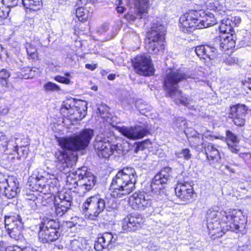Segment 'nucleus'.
I'll return each instance as SVG.
<instances>
[{"instance_id": "obj_1", "label": "nucleus", "mask_w": 251, "mask_h": 251, "mask_svg": "<svg viewBox=\"0 0 251 251\" xmlns=\"http://www.w3.org/2000/svg\"><path fill=\"white\" fill-rule=\"evenodd\" d=\"M93 136V130L85 129L70 137L59 138L58 142L63 150L55 153L57 168L65 173L68 172L67 170L72 167L75 161V155L73 151L85 149Z\"/></svg>"}, {"instance_id": "obj_2", "label": "nucleus", "mask_w": 251, "mask_h": 251, "mask_svg": "<svg viewBox=\"0 0 251 251\" xmlns=\"http://www.w3.org/2000/svg\"><path fill=\"white\" fill-rule=\"evenodd\" d=\"M214 15L203 9H190L179 19V27L184 33L210 27L216 24Z\"/></svg>"}, {"instance_id": "obj_3", "label": "nucleus", "mask_w": 251, "mask_h": 251, "mask_svg": "<svg viewBox=\"0 0 251 251\" xmlns=\"http://www.w3.org/2000/svg\"><path fill=\"white\" fill-rule=\"evenodd\" d=\"M137 177L133 168L126 167L119 170L110 185L111 196L117 199L129 194L135 189Z\"/></svg>"}, {"instance_id": "obj_4", "label": "nucleus", "mask_w": 251, "mask_h": 251, "mask_svg": "<svg viewBox=\"0 0 251 251\" xmlns=\"http://www.w3.org/2000/svg\"><path fill=\"white\" fill-rule=\"evenodd\" d=\"M235 210L220 212L213 209H209L206 214L207 227L211 235L220 237L223 236L221 222L227 225V230H234L235 228Z\"/></svg>"}, {"instance_id": "obj_5", "label": "nucleus", "mask_w": 251, "mask_h": 251, "mask_svg": "<svg viewBox=\"0 0 251 251\" xmlns=\"http://www.w3.org/2000/svg\"><path fill=\"white\" fill-rule=\"evenodd\" d=\"M187 75L178 70H169L166 72L164 79V87L167 95L174 99L176 104L184 106L189 103L187 98L181 95V92L178 89L177 84L186 79Z\"/></svg>"}, {"instance_id": "obj_6", "label": "nucleus", "mask_w": 251, "mask_h": 251, "mask_svg": "<svg viewBox=\"0 0 251 251\" xmlns=\"http://www.w3.org/2000/svg\"><path fill=\"white\" fill-rule=\"evenodd\" d=\"M166 34L165 26L160 21L153 22L146 32L144 43L148 47H164L166 45Z\"/></svg>"}, {"instance_id": "obj_7", "label": "nucleus", "mask_w": 251, "mask_h": 251, "mask_svg": "<svg viewBox=\"0 0 251 251\" xmlns=\"http://www.w3.org/2000/svg\"><path fill=\"white\" fill-rule=\"evenodd\" d=\"M59 223L49 217H44L40 226L39 239L43 243H49L57 240L60 236Z\"/></svg>"}, {"instance_id": "obj_8", "label": "nucleus", "mask_w": 251, "mask_h": 251, "mask_svg": "<svg viewBox=\"0 0 251 251\" xmlns=\"http://www.w3.org/2000/svg\"><path fill=\"white\" fill-rule=\"evenodd\" d=\"M151 0H130L129 11L124 15L128 22L137 19H142L149 14L151 5Z\"/></svg>"}, {"instance_id": "obj_9", "label": "nucleus", "mask_w": 251, "mask_h": 251, "mask_svg": "<svg viewBox=\"0 0 251 251\" xmlns=\"http://www.w3.org/2000/svg\"><path fill=\"white\" fill-rule=\"evenodd\" d=\"M75 173L78 178L76 193L79 196L83 197L94 187L97 181L96 177L85 166L77 169Z\"/></svg>"}, {"instance_id": "obj_10", "label": "nucleus", "mask_w": 251, "mask_h": 251, "mask_svg": "<svg viewBox=\"0 0 251 251\" xmlns=\"http://www.w3.org/2000/svg\"><path fill=\"white\" fill-rule=\"evenodd\" d=\"M105 207V201L99 195L88 198L82 205L83 212L92 220H95Z\"/></svg>"}, {"instance_id": "obj_11", "label": "nucleus", "mask_w": 251, "mask_h": 251, "mask_svg": "<svg viewBox=\"0 0 251 251\" xmlns=\"http://www.w3.org/2000/svg\"><path fill=\"white\" fill-rule=\"evenodd\" d=\"M235 23L232 20L227 19L225 22L223 21L219 26L221 32L227 33L226 36H219L215 40L220 42V47H235V40L234 27Z\"/></svg>"}, {"instance_id": "obj_12", "label": "nucleus", "mask_w": 251, "mask_h": 251, "mask_svg": "<svg viewBox=\"0 0 251 251\" xmlns=\"http://www.w3.org/2000/svg\"><path fill=\"white\" fill-rule=\"evenodd\" d=\"M58 180L54 175L47 174L36 178L34 189L43 194H53L57 190Z\"/></svg>"}, {"instance_id": "obj_13", "label": "nucleus", "mask_w": 251, "mask_h": 251, "mask_svg": "<svg viewBox=\"0 0 251 251\" xmlns=\"http://www.w3.org/2000/svg\"><path fill=\"white\" fill-rule=\"evenodd\" d=\"M132 62L134 69L138 74L146 76L153 75L154 69L150 56L145 55H137Z\"/></svg>"}, {"instance_id": "obj_14", "label": "nucleus", "mask_w": 251, "mask_h": 251, "mask_svg": "<svg viewBox=\"0 0 251 251\" xmlns=\"http://www.w3.org/2000/svg\"><path fill=\"white\" fill-rule=\"evenodd\" d=\"M19 182L13 176H6L0 174V190H4V195L8 199H12L17 196L20 192Z\"/></svg>"}, {"instance_id": "obj_15", "label": "nucleus", "mask_w": 251, "mask_h": 251, "mask_svg": "<svg viewBox=\"0 0 251 251\" xmlns=\"http://www.w3.org/2000/svg\"><path fill=\"white\" fill-rule=\"evenodd\" d=\"M94 146L99 157L103 158H109L118 148L117 145H111L109 142H106L105 138L102 135L97 136Z\"/></svg>"}, {"instance_id": "obj_16", "label": "nucleus", "mask_w": 251, "mask_h": 251, "mask_svg": "<svg viewBox=\"0 0 251 251\" xmlns=\"http://www.w3.org/2000/svg\"><path fill=\"white\" fill-rule=\"evenodd\" d=\"M171 171V168L165 167L154 176L151 184V190L153 193L161 194L164 185L170 179Z\"/></svg>"}, {"instance_id": "obj_17", "label": "nucleus", "mask_w": 251, "mask_h": 251, "mask_svg": "<svg viewBox=\"0 0 251 251\" xmlns=\"http://www.w3.org/2000/svg\"><path fill=\"white\" fill-rule=\"evenodd\" d=\"M129 202L134 209L143 210L151 206L152 197L144 191L135 192L130 197Z\"/></svg>"}, {"instance_id": "obj_18", "label": "nucleus", "mask_w": 251, "mask_h": 251, "mask_svg": "<svg viewBox=\"0 0 251 251\" xmlns=\"http://www.w3.org/2000/svg\"><path fill=\"white\" fill-rule=\"evenodd\" d=\"M175 193L181 201L188 203L193 200L195 192L191 184L184 182L177 184L175 188Z\"/></svg>"}, {"instance_id": "obj_19", "label": "nucleus", "mask_w": 251, "mask_h": 251, "mask_svg": "<svg viewBox=\"0 0 251 251\" xmlns=\"http://www.w3.org/2000/svg\"><path fill=\"white\" fill-rule=\"evenodd\" d=\"M119 131L126 138L133 140L142 138L148 133L146 128L140 126H123L119 128Z\"/></svg>"}, {"instance_id": "obj_20", "label": "nucleus", "mask_w": 251, "mask_h": 251, "mask_svg": "<svg viewBox=\"0 0 251 251\" xmlns=\"http://www.w3.org/2000/svg\"><path fill=\"white\" fill-rule=\"evenodd\" d=\"M143 222V219L140 216H127L123 220L122 228L126 232L136 231L141 228Z\"/></svg>"}, {"instance_id": "obj_21", "label": "nucleus", "mask_w": 251, "mask_h": 251, "mask_svg": "<svg viewBox=\"0 0 251 251\" xmlns=\"http://www.w3.org/2000/svg\"><path fill=\"white\" fill-rule=\"evenodd\" d=\"M115 241L116 238L111 232H105L98 237L94 248L97 251H102L103 249L111 248V245Z\"/></svg>"}, {"instance_id": "obj_22", "label": "nucleus", "mask_w": 251, "mask_h": 251, "mask_svg": "<svg viewBox=\"0 0 251 251\" xmlns=\"http://www.w3.org/2000/svg\"><path fill=\"white\" fill-rule=\"evenodd\" d=\"M87 103L85 101L78 100L75 102L74 114L71 119L76 121L81 120L86 115Z\"/></svg>"}, {"instance_id": "obj_23", "label": "nucleus", "mask_w": 251, "mask_h": 251, "mask_svg": "<svg viewBox=\"0 0 251 251\" xmlns=\"http://www.w3.org/2000/svg\"><path fill=\"white\" fill-rule=\"evenodd\" d=\"M247 110V107L245 104H236V126H244Z\"/></svg>"}, {"instance_id": "obj_24", "label": "nucleus", "mask_w": 251, "mask_h": 251, "mask_svg": "<svg viewBox=\"0 0 251 251\" xmlns=\"http://www.w3.org/2000/svg\"><path fill=\"white\" fill-rule=\"evenodd\" d=\"M204 150L208 160L217 161L220 158L219 151L212 144H204Z\"/></svg>"}, {"instance_id": "obj_25", "label": "nucleus", "mask_w": 251, "mask_h": 251, "mask_svg": "<svg viewBox=\"0 0 251 251\" xmlns=\"http://www.w3.org/2000/svg\"><path fill=\"white\" fill-rule=\"evenodd\" d=\"M90 27L88 23L84 21H77L74 27V34L78 36L89 33Z\"/></svg>"}, {"instance_id": "obj_26", "label": "nucleus", "mask_w": 251, "mask_h": 251, "mask_svg": "<svg viewBox=\"0 0 251 251\" xmlns=\"http://www.w3.org/2000/svg\"><path fill=\"white\" fill-rule=\"evenodd\" d=\"M75 110L74 100H69L64 102L60 109V112L64 116H73Z\"/></svg>"}, {"instance_id": "obj_27", "label": "nucleus", "mask_w": 251, "mask_h": 251, "mask_svg": "<svg viewBox=\"0 0 251 251\" xmlns=\"http://www.w3.org/2000/svg\"><path fill=\"white\" fill-rule=\"evenodd\" d=\"M22 3L29 11H37L42 6V0H22Z\"/></svg>"}, {"instance_id": "obj_28", "label": "nucleus", "mask_w": 251, "mask_h": 251, "mask_svg": "<svg viewBox=\"0 0 251 251\" xmlns=\"http://www.w3.org/2000/svg\"><path fill=\"white\" fill-rule=\"evenodd\" d=\"M18 222L23 223L22 221V218L19 215L5 216L4 225L5 229H8V228H15L17 227V224Z\"/></svg>"}, {"instance_id": "obj_29", "label": "nucleus", "mask_w": 251, "mask_h": 251, "mask_svg": "<svg viewBox=\"0 0 251 251\" xmlns=\"http://www.w3.org/2000/svg\"><path fill=\"white\" fill-rule=\"evenodd\" d=\"M17 227H15V228H8V229H6L8 234L9 236L16 240H18L20 239L22 237V230L23 228V223H21L19 222H18L17 224Z\"/></svg>"}, {"instance_id": "obj_30", "label": "nucleus", "mask_w": 251, "mask_h": 251, "mask_svg": "<svg viewBox=\"0 0 251 251\" xmlns=\"http://www.w3.org/2000/svg\"><path fill=\"white\" fill-rule=\"evenodd\" d=\"M76 16L77 18L78 21H86L92 16V12L82 7H78L76 10Z\"/></svg>"}, {"instance_id": "obj_31", "label": "nucleus", "mask_w": 251, "mask_h": 251, "mask_svg": "<svg viewBox=\"0 0 251 251\" xmlns=\"http://www.w3.org/2000/svg\"><path fill=\"white\" fill-rule=\"evenodd\" d=\"M237 216L238 217L239 220L238 221V224L236 225V230H239L243 234L247 224L246 216L243 214V212L241 210H236Z\"/></svg>"}, {"instance_id": "obj_32", "label": "nucleus", "mask_w": 251, "mask_h": 251, "mask_svg": "<svg viewBox=\"0 0 251 251\" xmlns=\"http://www.w3.org/2000/svg\"><path fill=\"white\" fill-rule=\"evenodd\" d=\"M54 198L59 199L60 200L64 201L67 202V206H71L72 203L73 197L72 194L70 190L68 191H62L57 193L56 196Z\"/></svg>"}, {"instance_id": "obj_33", "label": "nucleus", "mask_w": 251, "mask_h": 251, "mask_svg": "<svg viewBox=\"0 0 251 251\" xmlns=\"http://www.w3.org/2000/svg\"><path fill=\"white\" fill-rule=\"evenodd\" d=\"M10 6L8 0H0V18L1 19H5L8 17L10 11Z\"/></svg>"}, {"instance_id": "obj_34", "label": "nucleus", "mask_w": 251, "mask_h": 251, "mask_svg": "<svg viewBox=\"0 0 251 251\" xmlns=\"http://www.w3.org/2000/svg\"><path fill=\"white\" fill-rule=\"evenodd\" d=\"M77 176L76 173H74L67 176L66 185L70 190L75 189L74 192L76 193V188L78 185V179L77 180L75 177Z\"/></svg>"}, {"instance_id": "obj_35", "label": "nucleus", "mask_w": 251, "mask_h": 251, "mask_svg": "<svg viewBox=\"0 0 251 251\" xmlns=\"http://www.w3.org/2000/svg\"><path fill=\"white\" fill-rule=\"evenodd\" d=\"M226 142L228 149L232 152H235V135L231 131H226Z\"/></svg>"}, {"instance_id": "obj_36", "label": "nucleus", "mask_w": 251, "mask_h": 251, "mask_svg": "<svg viewBox=\"0 0 251 251\" xmlns=\"http://www.w3.org/2000/svg\"><path fill=\"white\" fill-rule=\"evenodd\" d=\"M55 213L57 216L61 217L65 214L69 209H70L71 206L66 205L64 206L62 204H59L57 203H54Z\"/></svg>"}, {"instance_id": "obj_37", "label": "nucleus", "mask_w": 251, "mask_h": 251, "mask_svg": "<svg viewBox=\"0 0 251 251\" xmlns=\"http://www.w3.org/2000/svg\"><path fill=\"white\" fill-rule=\"evenodd\" d=\"M0 93L4 94L9 92L13 88V86L11 84L8 80H0Z\"/></svg>"}, {"instance_id": "obj_38", "label": "nucleus", "mask_w": 251, "mask_h": 251, "mask_svg": "<svg viewBox=\"0 0 251 251\" xmlns=\"http://www.w3.org/2000/svg\"><path fill=\"white\" fill-rule=\"evenodd\" d=\"M43 88L46 92H58L61 90L58 85L51 82L45 83L43 85Z\"/></svg>"}, {"instance_id": "obj_39", "label": "nucleus", "mask_w": 251, "mask_h": 251, "mask_svg": "<svg viewBox=\"0 0 251 251\" xmlns=\"http://www.w3.org/2000/svg\"><path fill=\"white\" fill-rule=\"evenodd\" d=\"M197 136H193L191 138V142L193 144V146L198 147L200 146H204L203 138L201 134H197Z\"/></svg>"}, {"instance_id": "obj_40", "label": "nucleus", "mask_w": 251, "mask_h": 251, "mask_svg": "<svg viewBox=\"0 0 251 251\" xmlns=\"http://www.w3.org/2000/svg\"><path fill=\"white\" fill-rule=\"evenodd\" d=\"M17 139H18L15 137H11V139L8 140L7 149H6V151L9 150H12L14 152L18 151V144L16 142Z\"/></svg>"}, {"instance_id": "obj_41", "label": "nucleus", "mask_w": 251, "mask_h": 251, "mask_svg": "<svg viewBox=\"0 0 251 251\" xmlns=\"http://www.w3.org/2000/svg\"><path fill=\"white\" fill-rule=\"evenodd\" d=\"M9 139L2 133H0V148H1V150L3 151H6Z\"/></svg>"}, {"instance_id": "obj_42", "label": "nucleus", "mask_w": 251, "mask_h": 251, "mask_svg": "<svg viewBox=\"0 0 251 251\" xmlns=\"http://www.w3.org/2000/svg\"><path fill=\"white\" fill-rule=\"evenodd\" d=\"M176 156L178 158L183 157L186 160H188L191 158L192 155L189 149H183L181 152L177 153Z\"/></svg>"}, {"instance_id": "obj_43", "label": "nucleus", "mask_w": 251, "mask_h": 251, "mask_svg": "<svg viewBox=\"0 0 251 251\" xmlns=\"http://www.w3.org/2000/svg\"><path fill=\"white\" fill-rule=\"evenodd\" d=\"M28 56L31 59H35L38 58L36 48H26Z\"/></svg>"}, {"instance_id": "obj_44", "label": "nucleus", "mask_w": 251, "mask_h": 251, "mask_svg": "<svg viewBox=\"0 0 251 251\" xmlns=\"http://www.w3.org/2000/svg\"><path fill=\"white\" fill-rule=\"evenodd\" d=\"M115 4L116 5V11L119 14H123L125 12L126 8L122 5V0H116L115 1Z\"/></svg>"}, {"instance_id": "obj_45", "label": "nucleus", "mask_w": 251, "mask_h": 251, "mask_svg": "<svg viewBox=\"0 0 251 251\" xmlns=\"http://www.w3.org/2000/svg\"><path fill=\"white\" fill-rule=\"evenodd\" d=\"M194 51L201 58H205L204 56L209 57L208 55L206 53L205 48H195Z\"/></svg>"}, {"instance_id": "obj_46", "label": "nucleus", "mask_w": 251, "mask_h": 251, "mask_svg": "<svg viewBox=\"0 0 251 251\" xmlns=\"http://www.w3.org/2000/svg\"><path fill=\"white\" fill-rule=\"evenodd\" d=\"M10 76V73L7 70L3 69L0 71V80H8Z\"/></svg>"}, {"instance_id": "obj_47", "label": "nucleus", "mask_w": 251, "mask_h": 251, "mask_svg": "<svg viewBox=\"0 0 251 251\" xmlns=\"http://www.w3.org/2000/svg\"><path fill=\"white\" fill-rule=\"evenodd\" d=\"M54 79L60 83L65 84H69L71 83V80L68 78L61 75H57L54 77Z\"/></svg>"}, {"instance_id": "obj_48", "label": "nucleus", "mask_w": 251, "mask_h": 251, "mask_svg": "<svg viewBox=\"0 0 251 251\" xmlns=\"http://www.w3.org/2000/svg\"><path fill=\"white\" fill-rule=\"evenodd\" d=\"M79 219L76 217L73 218L71 219V221H68L66 222L67 226L68 227L72 228V227L76 226L77 224V221Z\"/></svg>"}, {"instance_id": "obj_49", "label": "nucleus", "mask_w": 251, "mask_h": 251, "mask_svg": "<svg viewBox=\"0 0 251 251\" xmlns=\"http://www.w3.org/2000/svg\"><path fill=\"white\" fill-rule=\"evenodd\" d=\"M9 108L8 106L3 105L0 107V116H5L9 112Z\"/></svg>"}, {"instance_id": "obj_50", "label": "nucleus", "mask_w": 251, "mask_h": 251, "mask_svg": "<svg viewBox=\"0 0 251 251\" xmlns=\"http://www.w3.org/2000/svg\"><path fill=\"white\" fill-rule=\"evenodd\" d=\"M8 251H29V250L27 248L25 247L24 248H21L19 246H16L14 247H9L7 249Z\"/></svg>"}, {"instance_id": "obj_51", "label": "nucleus", "mask_w": 251, "mask_h": 251, "mask_svg": "<svg viewBox=\"0 0 251 251\" xmlns=\"http://www.w3.org/2000/svg\"><path fill=\"white\" fill-rule=\"evenodd\" d=\"M147 142H149L148 141H145L144 142L139 143L137 144V147L136 149H135V152H137L139 150H143L144 147V145L145 143H147Z\"/></svg>"}, {"instance_id": "obj_52", "label": "nucleus", "mask_w": 251, "mask_h": 251, "mask_svg": "<svg viewBox=\"0 0 251 251\" xmlns=\"http://www.w3.org/2000/svg\"><path fill=\"white\" fill-rule=\"evenodd\" d=\"M21 150L19 151L18 150V151H16L17 152L18 155H21V156H25L27 154V151L25 149V147H21Z\"/></svg>"}, {"instance_id": "obj_53", "label": "nucleus", "mask_w": 251, "mask_h": 251, "mask_svg": "<svg viewBox=\"0 0 251 251\" xmlns=\"http://www.w3.org/2000/svg\"><path fill=\"white\" fill-rule=\"evenodd\" d=\"M82 5H86L87 3L95 4L98 2V0H79Z\"/></svg>"}, {"instance_id": "obj_54", "label": "nucleus", "mask_w": 251, "mask_h": 251, "mask_svg": "<svg viewBox=\"0 0 251 251\" xmlns=\"http://www.w3.org/2000/svg\"><path fill=\"white\" fill-rule=\"evenodd\" d=\"M243 158L246 161L251 159V153H245L242 154H240Z\"/></svg>"}, {"instance_id": "obj_55", "label": "nucleus", "mask_w": 251, "mask_h": 251, "mask_svg": "<svg viewBox=\"0 0 251 251\" xmlns=\"http://www.w3.org/2000/svg\"><path fill=\"white\" fill-rule=\"evenodd\" d=\"M54 203L62 204L64 206H66V205H67V202L64 201L60 200L59 199L55 198H54Z\"/></svg>"}, {"instance_id": "obj_56", "label": "nucleus", "mask_w": 251, "mask_h": 251, "mask_svg": "<svg viewBox=\"0 0 251 251\" xmlns=\"http://www.w3.org/2000/svg\"><path fill=\"white\" fill-rule=\"evenodd\" d=\"M85 67L88 69L93 71L97 68V65L96 64H86Z\"/></svg>"}, {"instance_id": "obj_57", "label": "nucleus", "mask_w": 251, "mask_h": 251, "mask_svg": "<svg viewBox=\"0 0 251 251\" xmlns=\"http://www.w3.org/2000/svg\"><path fill=\"white\" fill-rule=\"evenodd\" d=\"M29 204L32 206V209L35 210L36 208V203L34 201H30Z\"/></svg>"}, {"instance_id": "obj_58", "label": "nucleus", "mask_w": 251, "mask_h": 251, "mask_svg": "<svg viewBox=\"0 0 251 251\" xmlns=\"http://www.w3.org/2000/svg\"><path fill=\"white\" fill-rule=\"evenodd\" d=\"M108 79L109 80H114L115 78V75H114V74H110L108 75Z\"/></svg>"}, {"instance_id": "obj_59", "label": "nucleus", "mask_w": 251, "mask_h": 251, "mask_svg": "<svg viewBox=\"0 0 251 251\" xmlns=\"http://www.w3.org/2000/svg\"><path fill=\"white\" fill-rule=\"evenodd\" d=\"M38 70L35 68H32L30 70V71L31 72H33L34 73V74L32 75V76H34L35 75V73L37 72V71H38Z\"/></svg>"}, {"instance_id": "obj_60", "label": "nucleus", "mask_w": 251, "mask_h": 251, "mask_svg": "<svg viewBox=\"0 0 251 251\" xmlns=\"http://www.w3.org/2000/svg\"><path fill=\"white\" fill-rule=\"evenodd\" d=\"M78 45H74L75 47H82V45L81 43L80 40L78 41Z\"/></svg>"}, {"instance_id": "obj_61", "label": "nucleus", "mask_w": 251, "mask_h": 251, "mask_svg": "<svg viewBox=\"0 0 251 251\" xmlns=\"http://www.w3.org/2000/svg\"><path fill=\"white\" fill-rule=\"evenodd\" d=\"M205 46H207V47H211L210 46L207 45H198V46H196L195 47H198V48H199V47H204Z\"/></svg>"}, {"instance_id": "obj_62", "label": "nucleus", "mask_w": 251, "mask_h": 251, "mask_svg": "<svg viewBox=\"0 0 251 251\" xmlns=\"http://www.w3.org/2000/svg\"><path fill=\"white\" fill-rule=\"evenodd\" d=\"M64 75H65V76H68V77H72V76H71V75L70 73H69V72H66V73H65V74H64Z\"/></svg>"}, {"instance_id": "obj_63", "label": "nucleus", "mask_w": 251, "mask_h": 251, "mask_svg": "<svg viewBox=\"0 0 251 251\" xmlns=\"http://www.w3.org/2000/svg\"><path fill=\"white\" fill-rule=\"evenodd\" d=\"M92 89L94 91H97L98 89V87L97 86H94L92 87Z\"/></svg>"}, {"instance_id": "obj_64", "label": "nucleus", "mask_w": 251, "mask_h": 251, "mask_svg": "<svg viewBox=\"0 0 251 251\" xmlns=\"http://www.w3.org/2000/svg\"><path fill=\"white\" fill-rule=\"evenodd\" d=\"M138 109L141 113H143V112H142V111H143V109H142L141 107H138Z\"/></svg>"}]
</instances>
